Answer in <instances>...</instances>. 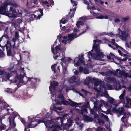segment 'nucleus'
Listing matches in <instances>:
<instances>
[{
    "label": "nucleus",
    "mask_w": 131,
    "mask_h": 131,
    "mask_svg": "<svg viewBox=\"0 0 131 131\" xmlns=\"http://www.w3.org/2000/svg\"><path fill=\"white\" fill-rule=\"evenodd\" d=\"M16 74V77L14 80H12V82L16 83V84L18 87L21 85L26 84L28 81L31 80L36 82L40 81L39 79L36 78H30L25 76L26 75L24 67L22 65L20 66L18 62L17 63L12 62L10 67L5 72L4 71H0V78L2 81H6L9 80V78L12 75Z\"/></svg>",
    "instance_id": "obj_1"
},
{
    "label": "nucleus",
    "mask_w": 131,
    "mask_h": 131,
    "mask_svg": "<svg viewBox=\"0 0 131 131\" xmlns=\"http://www.w3.org/2000/svg\"><path fill=\"white\" fill-rule=\"evenodd\" d=\"M101 41V40H94L93 49L87 54V56L89 58L88 62L87 63H85L83 59V55L82 54L81 58L80 57H78L75 58L74 59V61L75 65L78 66L81 63H83L86 65L88 67H92L93 66L92 64V62L90 60V56L95 60L103 61V60H102L101 58L103 57L104 55L100 49L99 43Z\"/></svg>",
    "instance_id": "obj_2"
},
{
    "label": "nucleus",
    "mask_w": 131,
    "mask_h": 131,
    "mask_svg": "<svg viewBox=\"0 0 131 131\" xmlns=\"http://www.w3.org/2000/svg\"><path fill=\"white\" fill-rule=\"evenodd\" d=\"M50 86L49 89L51 94V99L53 101H54L56 104L61 105L63 104L67 105L68 104L72 106L79 107V105H81L82 103H77L68 99L69 102H68L65 100L62 92V90L60 89L57 90L56 87L58 85V83L55 81H53L50 83Z\"/></svg>",
    "instance_id": "obj_3"
},
{
    "label": "nucleus",
    "mask_w": 131,
    "mask_h": 131,
    "mask_svg": "<svg viewBox=\"0 0 131 131\" xmlns=\"http://www.w3.org/2000/svg\"><path fill=\"white\" fill-rule=\"evenodd\" d=\"M56 44V41H55L51 48L52 51L54 54L53 57L55 60H60L63 62L62 64L63 68L62 73L65 74L67 73V67L68 64L71 62L72 59L70 58L66 57L64 55V53L63 52L62 54V58H61V56L60 55V52L61 51L60 46L59 45L56 46L54 49V45Z\"/></svg>",
    "instance_id": "obj_4"
},
{
    "label": "nucleus",
    "mask_w": 131,
    "mask_h": 131,
    "mask_svg": "<svg viewBox=\"0 0 131 131\" xmlns=\"http://www.w3.org/2000/svg\"><path fill=\"white\" fill-rule=\"evenodd\" d=\"M8 4L6 2H5L4 4L0 2V13L5 15L9 17H16L18 15L17 12L14 7L16 6V5L15 4H13V7L10 8V11L9 12L6 11V8Z\"/></svg>",
    "instance_id": "obj_5"
},
{
    "label": "nucleus",
    "mask_w": 131,
    "mask_h": 131,
    "mask_svg": "<svg viewBox=\"0 0 131 131\" xmlns=\"http://www.w3.org/2000/svg\"><path fill=\"white\" fill-rule=\"evenodd\" d=\"M63 122L62 120L60 117L56 118L51 119V121H47L45 123V125L47 128L52 127V131H58L60 129V123L61 124Z\"/></svg>",
    "instance_id": "obj_6"
},
{
    "label": "nucleus",
    "mask_w": 131,
    "mask_h": 131,
    "mask_svg": "<svg viewBox=\"0 0 131 131\" xmlns=\"http://www.w3.org/2000/svg\"><path fill=\"white\" fill-rule=\"evenodd\" d=\"M85 30L78 34L80 30L77 29H75L73 30V32L69 34L68 37L65 36L63 38L62 42V43L66 44L67 43H69L72 41L74 38L77 37L83 34L84 33L87 29H90V26L89 25L87 24L86 25Z\"/></svg>",
    "instance_id": "obj_7"
},
{
    "label": "nucleus",
    "mask_w": 131,
    "mask_h": 131,
    "mask_svg": "<svg viewBox=\"0 0 131 131\" xmlns=\"http://www.w3.org/2000/svg\"><path fill=\"white\" fill-rule=\"evenodd\" d=\"M116 101L113 98L110 97L107 102H105L107 104V107H105L106 108H108L109 106L110 110L111 111H114L116 110V108L118 106V104L116 103Z\"/></svg>",
    "instance_id": "obj_8"
},
{
    "label": "nucleus",
    "mask_w": 131,
    "mask_h": 131,
    "mask_svg": "<svg viewBox=\"0 0 131 131\" xmlns=\"http://www.w3.org/2000/svg\"><path fill=\"white\" fill-rule=\"evenodd\" d=\"M103 88L105 90L106 89L105 86L104 84V83L98 79H96L95 82L94 87V90L98 92H101Z\"/></svg>",
    "instance_id": "obj_9"
},
{
    "label": "nucleus",
    "mask_w": 131,
    "mask_h": 131,
    "mask_svg": "<svg viewBox=\"0 0 131 131\" xmlns=\"http://www.w3.org/2000/svg\"><path fill=\"white\" fill-rule=\"evenodd\" d=\"M91 101L94 103V108L98 109V106L102 107V105H104L105 107H107V103L103 101H99L97 100L95 98H92Z\"/></svg>",
    "instance_id": "obj_10"
},
{
    "label": "nucleus",
    "mask_w": 131,
    "mask_h": 131,
    "mask_svg": "<svg viewBox=\"0 0 131 131\" xmlns=\"http://www.w3.org/2000/svg\"><path fill=\"white\" fill-rule=\"evenodd\" d=\"M113 73L114 75L122 78H126L128 75V74L123 71H121L119 69H117L116 71L113 72Z\"/></svg>",
    "instance_id": "obj_11"
},
{
    "label": "nucleus",
    "mask_w": 131,
    "mask_h": 131,
    "mask_svg": "<svg viewBox=\"0 0 131 131\" xmlns=\"http://www.w3.org/2000/svg\"><path fill=\"white\" fill-rule=\"evenodd\" d=\"M73 115V113L71 111L69 113L68 115L67 114H64L63 115V117L62 118H61L63 122L62 123V124H61V126H62V123H63V119H67V121H68V122L69 123V124H71L72 123H73V121L71 119H68V116L70 117H72V115Z\"/></svg>",
    "instance_id": "obj_12"
},
{
    "label": "nucleus",
    "mask_w": 131,
    "mask_h": 131,
    "mask_svg": "<svg viewBox=\"0 0 131 131\" xmlns=\"http://www.w3.org/2000/svg\"><path fill=\"white\" fill-rule=\"evenodd\" d=\"M89 103L87 101L84 105H83L81 106V110L78 109V111L81 114H83V113L84 112L87 113L86 108H89Z\"/></svg>",
    "instance_id": "obj_13"
},
{
    "label": "nucleus",
    "mask_w": 131,
    "mask_h": 131,
    "mask_svg": "<svg viewBox=\"0 0 131 131\" xmlns=\"http://www.w3.org/2000/svg\"><path fill=\"white\" fill-rule=\"evenodd\" d=\"M102 107L98 106V109H96L94 108H94L93 109H91L90 110L91 114L95 115V113H96L97 111L98 112L99 114H100V112H102L104 113H106V112L104 111H103L101 109V107ZM96 115H94L95 117Z\"/></svg>",
    "instance_id": "obj_14"
},
{
    "label": "nucleus",
    "mask_w": 131,
    "mask_h": 131,
    "mask_svg": "<svg viewBox=\"0 0 131 131\" xmlns=\"http://www.w3.org/2000/svg\"><path fill=\"white\" fill-rule=\"evenodd\" d=\"M21 122L25 126H27L28 128H34L37 125V124L36 123V121H33L31 122V123L27 124L26 123L25 119L23 118L21 119Z\"/></svg>",
    "instance_id": "obj_15"
},
{
    "label": "nucleus",
    "mask_w": 131,
    "mask_h": 131,
    "mask_svg": "<svg viewBox=\"0 0 131 131\" xmlns=\"http://www.w3.org/2000/svg\"><path fill=\"white\" fill-rule=\"evenodd\" d=\"M9 105L3 100L0 101V108L1 110L6 109L8 113Z\"/></svg>",
    "instance_id": "obj_16"
},
{
    "label": "nucleus",
    "mask_w": 131,
    "mask_h": 131,
    "mask_svg": "<svg viewBox=\"0 0 131 131\" xmlns=\"http://www.w3.org/2000/svg\"><path fill=\"white\" fill-rule=\"evenodd\" d=\"M72 4H73V9H71L70 11V13H72L71 17H73L74 15L75 11L76 10V6L77 4V2L76 1H73L70 0Z\"/></svg>",
    "instance_id": "obj_17"
},
{
    "label": "nucleus",
    "mask_w": 131,
    "mask_h": 131,
    "mask_svg": "<svg viewBox=\"0 0 131 131\" xmlns=\"http://www.w3.org/2000/svg\"><path fill=\"white\" fill-rule=\"evenodd\" d=\"M39 11L41 14V15H38V16H37L35 15H31L30 16V20H33L35 19V18L36 19H39L43 15V10L41 9H39Z\"/></svg>",
    "instance_id": "obj_18"
},
{
    "label": "nucleus",
    "mask_w": 131,
    "mask_h": 131,
    "mask_svg": "<svg viewBox=\"0 0 131 131\" xmlns=\"http://www.w3.org/2000/svg\"><path fill=\"white\" fill-rule=\"evenodd\" d=\"M7 43H8L9 42V41H7ZM5 47L6 48V49L7 50V56H10L12 55L13 56L11 51V49L10 44L9 45L7 44V45H5L4 46V47Z\"/></svg>",
    "instance_id": "obj_19"
},
{
    "label": "nucleus",
    "mask_w": 131,
    "mask_h": 131,
    "mask_svg": "<svg viewBox=\"0 0 131 131\" xmlns=\"http://www.w3.org/2000/svg\"><path fill=\"white\" fill-rule=\"evenodd\" d=\"M69 82L70 83H76V85L80 84L81 82L77 79L76 77L75 76H72L69 80Z\"/></svg>",
    "instance_id": "obj_20"
},
{
    "label": "nucleus",
    "mask_w": 131,
    "mask_h": 131,
    "mask_svg": "<svg viewBox=\"0 0 131 131\" xmlns=\"http://www.w3.org/2000/svg\"><path fill=\"white\" fill-rule=\"evenodd\" d=\"M126 91L125 89H124L123 92L119 96V100L118 101L119 103H125V99L124 98V96L125 95L126 93Z\"/></svg>",
    "instance_id": "obj_21"
},
{
    "label": "nucleus",
    "mask_w": 131,
    "mask_h": 131,
    "mask_svg": "<svg viewBox=\"0 0 131 131\" xmlns=\"http://www.w3.org/2000/svg\"><path fill=\"white\" fill-rule=\"evenodd\" d=\"M119 35L121 38L123 40H125L128 36L127 34L125 32L121 31L119 32Z\"/></svg>",
    "instance_id": "obj_22"
},
{
    "label": "nucleus",
    "mask_w": 131,
    "mask_h": 131,
    "mask_svg": "<svg viewBox=\"0 0 131 131\" xmlns=\"http://www.w3.org/2000/svg\"><path fill=\"white\" fill-rule=\"evenodd\" d=\"M23 54L25 56L26 60L27 61L30 60V52L29 51H24L23 52Z\"/></svg>",
    "instance_id": "obj_23"
},
{
    "label": "nucleus",
    "mask_w": 131,
    "mask_h": 131,
    "mask_svg": "<svg viewBox=\"0 0 131 131\" xmlns=\"http://www.w3.org/2000/svg\"><path fill=\"white\" fill-rule=\"evenodd\" d=\"M57 66V64H55L52 65L51 67L52 70L54 73L60 71L59 66Z\"/></svg>",
    "instance_id": "obj_24"
},
{
    "label": "nucleus",
    "mask_w": 131,
    "mask_h": 131,
    "mask_svg": "<svg viewBox=\"0 0 131 131\" xmlns=\"http://www.w3.org/2000/svg\"><path fill=\"white\" fill-rule=\"evenodd\" d=\"M50 109L52 110H53L57 113L59 112V111H61L63 108L61 107H56L53 105H52L50 107Z\"/></svg>",
    "instance_id": "obj_25"
},
{
    "label": "nucleus",
    "mask_w": 131,
    "mask_h": 131,
    "mask_svg": "<svg viewBox=\"0 0 131 131\" xmlns=\"http://www.w3.org/2000/svg\"><path fill=\"white\" fill-rule=\"evenodd\" d=\"M79 68L80 72H83L85 74H88L89 73L88 68H84L82 67H80Z\"/></svg>",
    "instance_id": "obj_26"
},
{
    "label": "nucleus",
    "mask_w": 131,
    "mask_h": 131,
    "mask_svg": "<svg viewBox=\"0 0 131 131\" xmlns=\"http://www.w3.org/2000/svg\"><path fill=\"white\" fill-rule=\"evenodd\" d=\"M105 81L108 82H113L114 83L116 82L115 79L113 77H106L105 78Z\"/></svg>",
    "instance_id": "obj_27"
},
{
    "label": "nucleus",
    "mask_w": 131,
    "mask_h": 131,
    "mask_svg": "<svg viewBox=\"0 0 131 131\" xmlns=\"http://www.w3.org/2000/svg\"><path fill=\"white\" fill-rule=\"evenodd\" d=\"M43 4H47L48 7L50 6V5H53L54 4L52 0H46L45 1L42 2Z\"/></svg>",
    "instance_id": "obj_28"
},
{
    "label": "nucleus",
    "mask_w": 131,
    "mask_h": 131,
    "mask_svg": "<svg viewBox=\"0 0 131 131\" xmlns=\"http://www.w3.org/2000/svg\"><path fill=\"white\" fill-rule=\"evenodd\" d=\"M105 35H107L111 37H114L116 36V35L113 33L112 32H110L108 33L104 32L101 33L100 35L102 36Z\"/></svg>",
    "instance_id": "obj_29"
},
{
    "label": "nucleus",
    "mask_w": 131,
    "mask_h": 131,
    "mask_svg": "<svg viewBox=\"0 0 131 131\" xmlns=\"http://www.w3.org/2000/svg\"><path fill=\"white\" fill-rule=\"evenodd\" d=\"M107 58L112 62H114V59L115 58V56L112 53H110L109 55L107 56Z\"/></svg>",
    "instance_id": "obj_30"
},
{
    "label": "nucleus",
    "mask_w": 131,
    "mask_h": 131,
    "mask_svg": "<svg viewBox=\"0 0 131 131\" xmlns=\"http://www.w3.org/2000/svg\"><path fill=\"white\" fill-rule=\"evenodd\" d=\"M111 43L113 45L115 46L117 48H119L122 49L123 51H124L125 50L123 48L119 46H118L117 45V44L115 42V40L114 39H112Z\"/></svg>",
    "instance_id": "obj_31"
},
{
    "label": "nucleus",
    "mask_w": 131,
    "mask_h": 131,
    "mask_svg": "<svg viewBox=\"0 0 131 131\" xmlns=\"http://www.w3.org/2000/svg\"><path fill=\"white\" fill-rule=\"evenodd\" d=\"M14 117H12L10 116H9L8 118L10 124L11 125L12 122L13 124V126L14 127H15L16 126V124L14 123Z\"/></svg>",
    "instance_id": "obj_32"
},
{
    "label": "nucleus",
    "mask_w": 131,
    "mask_h": 131,
    "mask_svg": "<svg viewBox=\"0 0 131 131\" xmlns=\"http://www.w3.org/2000/svg\"><path fill=\"white\" fill-rule=\"evenodd\" d=\"M83 118L85 121L90 122L92 121V118L86 115H84Z\"/></svg>",
    "instance_id": "obj_33"
},
{
    "label": "nucleus",
    "mask_w": 131,
    "mask_h": 131,
    "mask_svg": "<svg viewBox=\"0 0 131 131\" xmlns=\"http://www.w3.org/2000/svg\"><path fill=\"white\" fill-rule=\"evenodd\" d=\"M60 126H63L64 128L66 129H68V128L71 126V124H69L67 123L63 124L62 123V125L61 126V123H60Z\"/></svg>",
    "instance_id": "obj_34"
},
{
    "label": "nucleus",
    "mask_w": 131,
    "mask_h": 131,
    "mask_svg": "<svg viewBox=\"0 0 131 131\" xmlns=\"http://www.w3.org/2000/svg\"><path fill=\"white\" fill-rule=\"evenodd\" d=\"M95 119H97V121L99 124L100 125H103L104 123V122L103 121L101 120V119H100L98 116V115L97 114V115H95Z\"/></svg>",
    "instance_id": "obj_35"
},
{
    "label": "nucleus",
    "mask_w": 131,
    "mask_h": 131,
    "mask_svg": "<svg viewBox=\"0 0 131 131\" xmlns=\"http://www.w3.org/2000/svg\"><path fill=\"white\" fill-rule=\"evenodd\" d=\"M84 24V23L83 21L79 20L77 21L76 25L78 28H79L80 27V26Z\"/></svg>",
    "instance_id": "obj_36"
},
{
    "label": "nucleus",
    "mask_w": 131,
    "mask_h": 131,
    "mask_svg": "<svg viewBox=\"0 0 131 131\" xmlns=\"http://www.w3.org/2000/svg\"><path fill=\"white\" fill-rule=\"evenodd\" d=\"M4 37L7 39H8L9 38V35H8L7 33L6 32H4L3 35L1 37V39H3V38Z\"/></svg>",
    "instance_id": "obj_37"
},
{
    "label": "nucleus",
    "mask_w": 131,
    "mask_h": 131,
    "mask_svg": "<svg viewBox=\"0 0 131 131\" xmlns=\"http://www.w3.org/2000/svg\"><path fill=\"white\" fill-rule=\"evenodd\" d=\"M91 78L90 77H86V80L85 81L84 84L85 85H87L89 83V82H90L91 80Z\"/></svg>",
    "instance_id": "obj_38"
},
{
    "label": "nucleus",
    "mask_w": 131,
    "mask_h": 131,
    "mask_svg": "<svg viewBox=\"0 0 131 131\" xmlns=\"http://www.w3.org/2000/svg\"><path fill=\"white\" fill-rule=\"evenodd\" d=\"M126 99L127 105L128 106L129 104L131 106V99L129 98L128 96L126 97Z\"/></svg>",
    "instance_id": "obj_39"
},
{
    "label": "nucleus",
    "mask_w": 131,
    "mask_h": 131,
    "mask_svg": "<svg viewBox=\"0 0 131 131\" xmlns=\"http://www.w3.org/2000/svg\"><path fill=\"white\" fill-rule=\"evenodd\" d=\"M76 123L77 125V127H79L80 129H81L82 128V126L83 125V123H81L80 122H76Z\"/></svg>",
    "instance_id": "obj_40"
},
{
    "label": "nucleus",
    "mask_w": 131,
    "mask_h": 131,
    "mask_svg": "<svg viewBox=\"0 0 131 131\" xmlns=\"http://www.w3.org/2000/svg\"><path fill=\"white\" fill-rule=\"evenodd\" d=\"M21 14H24L25 16H28V14L30 13V12L29 10H23V12H21Z\"/></svg>",
    "instance_id": "obj_41"
},
{
    "label": "nucleus",
    "mask_w": 131,
    "mask_h": 131,
    "mask_svg": "<svg viewBox=\"0 0 131 131\" xmlns=\"http://www.w3.org/2000/svg\"><path fill=\"white\" fill-rule=\"evenodd\" d=\"M112 72L110 71L104 72L102 73V75H104L109 76L112 74Z\"/></svg>",
    "instance_id": "obj_42"
},
{
    "label": "nucleus",
    "mask_w": 131,
    "mask_h": 131,
    "mask_svg": "<svg viewBox=\"0 0 131 131\" xmlns=\"http://www.w3.org/2000/svg\"><path fill=\"white\" fill-rule=\"evenodd\" d=\"M17 39L15 37L13 38L12 40L11 41V43H13V47H15L16 46V39Z\"/></svg>",
    "instance_id": "obj_43"
},
{
    "label": "nucleus",
    "mask_w": 131,
    "mask_h": 131,
    "mask_svg": "<svg viewBox=\"0 0 131 131\" xmlns=\"http://www.w3.org/2000/svg\"><path fill=\"white\" fill-rule=\"evenodd\" d=\"M100 115L102 117L105 119L106 121H108V118L107 116L105 115L103 113L100 114Z\"/></svg>",
    "instance_id": "obj_44"
},
{
    "label": "nucleus",
    "mask_w": 131,
    "mask_h": 131,
    "mask_svg": "<svg viewBox=\"0 0 131 131\" xmlns=\"http://www.w3.org/2000/svg\"><path fill=\"white\" fill-rule=\"evenodd\" d=\"M115 90H118L121 89V86L119 84H117L115 86Z\"/></svg>",
    "instance_id": "obj_45"
},
{
    "label": "nucleus",
    "mask_w": 131,
    "mask_h": 131,
    "mask_svg": "<svg viewBox=\"0 0 131 131\" xmlns=\"http://www.w3.org/2000/svg\"><path fill=\"white\" fill-rule=\"evenodd\" d=\"M97 18L100 19L104 18L105 19H107L108 18V16H104L102 15H101L98 17H97Z\"/></svg>",
    "instance_id": "obj_46"
},
{
    "label": "nucleus",
    "mask_w": 131,
    "mask_h": 131,
    "mask_svg": "<svg viewBox=\"0 0 131 131\" xmlns=\"http://www.w3.org/2000/svg\"><path fill=\"white\" fill-rule=\"evenodd\" d=\"M5 91L7 93H12V90L9 88H7L5 90Z\"/></svg>",
    "instance_id": "obj_47"
},
{
    "label": "nucleus",
    "mask_w": 131,
    "mask_h": 131,
    "mask_svg": "<svg viewBox=\"0 0 131 131\" xmlns=\"http://www.w3.org/2000/svg\"><path fill=\"white\" fill-rule=\"evenodd\" d=\"M22 20L20 19H18L16 21V23H17L18 24H20L22 23Z\"/></svg>",
    "instance_id": "obj_48"
},
{
    "label": "nucleus",
    "mask_w": 131,
    "mask_h": 131,
    "mask_svg": "<svg viewBox=\"0 0 131 131\" xmlns=\"http://www.w3.org/2000/svg\"><path fill=\"white\" fill-rule=\"evenodd\" d=\"M73 91L74 92L76 93H78L80 95L82 96H83V95L81 94V93L80 92L77 91L75 89H73Z\"/></svg>",
    "instance_id": "obj_49"
},
{
    "label": "nucleus",
    "mask_w": 131,
    "mask_h": 131,
    "mask_svg": "<svg viewBox=\"0 0 131 131\" xmlns=\"http://www.w3.org/2000/svg\"><path fill=\"white\" fill-rule=\"evenodd\" d=\"M66 20L64 19L63 18L60 21L61 23H62L63 24H64L66 23Z\"/></svg>",
    "instance_id": "obj_50"
},
{
    "label": "nucleus",
    "mask_w": 131,
    "mask_h": 131,
    "mask_svg": "<svg viewBox=\"0 0 131 131\" xmlns=\"http://www.w3.org/2000/svg\"><path fill=\"white\" fill-rule=\"evenodd\" d=\"M88 9H92L93 10H94L95 9V8L94 6L93 5H92V6H90V5H89H89L88 6Z\"/></svg>",
    "instance_id": "obj_51"
},
{
    "label": "nucleus",
    "mask_w": 131,
    "mask_h": 131,
    "mask_svg": "<svg viewBox=\"0 0 131 131\" xmlns=\"http://www.w3.org/2000/svg\"><path fill=\"white\" fill-rule=\"evenodd\" d=\"M15 47H13L14 48L13 49V52L14 54H15L16 53H17L18 52V50L15 48Z\"/></svg>",
    "instance_id": "obj_52"
},
{
    "label": "nucleus",
    "mask_w": 131,
    "mask_h": 131,
    "mask_svg": "<svg viewBox=\"0 0 131 131\" xmlns=\"http://www.w3.org/2000/svg\"><path fill=\"white\" fill-rule=\"evenodd\" d=\"M107 86L108 89L111 90L113 89L112 86L111 85L109 84H107Z\"/></svg>",
    "instance_id": "obj_53"
},
{
    "label": "nucleus",
    "mask_w": 131,
    "mask_h": 131,
    "mask_svg": "<svg viewBox=\"0 0 131 131\" xmlns=\"http://www.w3.org/2000/svg\"><path fill=\"white\" fill-rule=\"evenodd\" d=\"M19 35L18 32H17L16 31L15 32V37L16 38L18 39L19 37Z\"/></svg>",
    "instance_id": "obj_54"
},
{
    "label": "nucleus",
    "mask_w": 131,
    "mask_h": 131,
    "mask_svg": "<svg viewBox=\"0 0 131 131\" xmlns=\"http://www.w3.org/2000/svg\"><path fill=\"white\" fill-rule=\"evenodd\" d=\"M8 26H6L5 27V31L4 32H6L7 33L8 31Z\"/></svg>",
    "instance_id": "obj_55"
},
{
    "label": "nucleus",
    "mask_w": 131,
    "mask_h": 131,
    "mask_svg": "<svg viewBox=\"0 0 131 131\" xmlns=\"http://www.w3.org/2000/svg\"><path fill=\"white\" fill-rule=\"evenodd\" d=\"M4 52L2 51H1L0 52V57H3L4 56Z\"/></svg>",
    "instance_id": "obj_56"
},
{
    "label": "nucleus",
    "mask_w": 131,
    "mask_h": 131,
    "mask_svg": "<svg viewBox=\"0 0 131 131\" xmlns=\"http://www.w3.org/2000/svg\"><path fill=\"white\" fill-rule=\"evenodd\" d=\"M73 71L75 75H77L79 73L75 69H73Z\"/></svg>",
    "instance_id": "obj_57"
},
{
    "label": "nucleus",
    "mask_w": 131,
    "mask_h": 131,
    "mask_svg": "<svg viewBox=\"0 0 131 131\" xmlns=\"http://www.w3.org/2000/svg\"><path fill=\"white\" fill-rule=\"evenodd\" d=\"M83 3L84 4H86V5H89H89L91 4L90 3H89L88 1L86 0H83Z\"/></svg>",
    "instance_id": "obj_58"
},
{
    "label": "nucleus",
    "mask_w": 131,
    "mask_h": 131,
    "mask_svg": "<svg viewBox=\"0 0 131 131\" xmlns=\"http://www.w3.org/2000/svg\"><path fill=\"white\" fill-rule=\"evenodd\" d=\"M46 121H45L44 119L43 120H39L38 122V123L39 124L40 123L42 122H44L45 123V122H46Z\"/></svg>",
    "instance_id": "obj_59"
},
{
    "label": "nucleus",
    "mask_w": 131,
    "mask_h": 131,
    "mask_svg": "<svg viewBox=\"0 0 131 131\" xmlns=\"http://www.w3.org/2000/svg\"><path fill=\"white\" fill-rule=\"evenodd\" d=\"M81 91L84 93L85 95H86L87 93H88V92L86 91L85 90H84L83 89H82L81 90Z\"/></svg>",
    "instance_id": "obj_60"
},
{
    "label": "nucleus",
    "mask_w": 131,
    "mask_h": 131,
    "mask_svg": "<svg viewBox=\"0 0 131 131\" xmlns=\"http://www.w3.org/2000/svg\"><path fill=\"white\" fill-rule=\"evenodd\" d=\"M32 2L35 4H38L37 0H32Z\"/></svg>",
    "instance_id": "obj_61"
},
{
    "label": "nucleus",
    "mask_w": 131,
    "mask_h": 131,
    "mask_svg": "<svg viewBox=\"0 0 131 131\" xmlns=\"http://www.w3.org/2000/svg\"><path fill=\"white\" fill-rule=\"evenodd\" d=\"M128 19V18L127 17L123 18L122 19L123 21H125L127 20Z\"/></svg>",
    "instance_id": "obj_62"
},
{
    "label": "nucleus",
    "mask_w": 131,
    "mask_h": 131,
    "mask_svg": "<svg viewBox=\"0 0 131 131\" xmlns=\"http://www.w3.org/2000/svg\"><path fill=\"white\" fill-rule=\"evenodd\" d=\"M102 130L103 129L102 128L99 127L98 128L96 131H102ZM109 131H111V130L110 129H109Z\"/></svg>",
    "instance_id": "obj_63"
},
{
    "label": "nucleus",
    "mask_w": 131,
    "mask_h": 131,
    "mask_svg": "<svg viewBox=\"0 0 131 131\" xmlns=\"http://www.w3.org/2000/svg\"><path fill=\"white\" fill-rule=\"evenodd\" d=\"M114 21L115 23H118L120 21V20L119 19L117 18L114 20Z\"/></svg>",
    "instance_id": "obj_64"
}]
</instances>
